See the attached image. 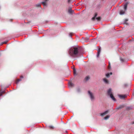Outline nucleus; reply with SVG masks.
Returning <instances> with one entry per match:
<instances>
[{"label":"nucleus","mask_w":134,"mask_h":134,"mask_svg":"<svg viewBox=\"0 0 134 134\" xmlns=\"http://www.w3.org/2000/svg\"><path fill=\"white\" fill-rule=\"evenodd\" d=\"M120 60L122 62H124V59L121 58H120Z\"/></svg>","instance_id":"23"},{"label":"nucleus","mask_w":134,"mask_h":134,"mask_svg":"<svg viewBox=\"0 0 134 134\" xmlns=\"http://www.w3.org/2000/svg\"><path fill=\"white\" fill-rule=\"evenodd\" d=\"M79 47L73 46L70 48L68 51V53L70 56L75 58L77 57L79 55Z\"/></svg>","instance_id":"1"},{"label":"nucleus","mask_w":134,"mask_h":134,"mask_svg":"<svg viewBox=\"0 0 134 134\" xmlns=\"http://www.w3.org/2000/svg\"><path fill=\"white\" fill-rule=\"evenodd\" d=\"M77 91L78 92H79L80 91V89L79 88H78L77 89Z\"/></svg>","instance_id":"30"},{"label":"nucleus","mask_w":134,"mask_h":134,"mask_svg":"<svg viewBox=\"0 0 134 134\" xmlns=\"http://www.w3.org/2000/svg\"><path fill=\"white\" fill-rule=\"evenodd\" d=\"M21 81V80L20 79H18L17 80V81L16 82V84H18V83L19 82V81Z\"/></svg>","instance_id":"20"},{"label":"nucleus","mask_w":134,"mask_h":134,"mask_svg":"<svg viewBox=\"0 0 134 134\" xmlns=\"http://www.w3.org/2000/svg\"><path fill=\"white\" fill-rule=\"evenodd\" d=\"M88 92L90 99L92 101L94 99V97L93 93L89 91H88Z\"/></svg>","instance_id":"4"},{"label":"nucleus","mask_w":134,"mask_h":134,"mask_svg":"<svg viewBox=\"0 0 134 134\" xmlns=\"http://www.w3.org/2000/svg\"><path fill=\"white\" fill-rule=\"evenodd\" d=\"M124 107V106L122 105L120 106L119 107H117L116 108L117 109H120L123 108Z\"/></svg>","instance_id":"13"},{"label":"nucleus","mask_w":134,"mask_h":134,"mask_svg":"<svg viewBox=\"0 0 134 134\" xmlns=\"http://www.w3.org/2000/svg\"><path fill=\"white\" fill-rule=\"evenodd\" d=\"M97 15V13H95L94 14V16L91 19L93 21H95V19H96L97 21H100V20L101 18V17L100 16L96 18V16Z\"/></svg>","instance_id":"3"},{"label":"nucleus","mask_w":134,"mask_h":134,"mask_svg":"<svg viewBox=\"0 0 134 134\" xmlns=\"http://www.w3.org/2000/svg\"><path fill=\"white\" fill-rule=\"evenodd\" d=\"M21 78H23V76H21L20 77Z\"/></svg>","instance_id":"34"},{"label":"nucleus","mask_w":134,"mask_h":134,"mask_svg":"<svg viewBox=\"0 0 134 134\" xmlns=\"http://www.w3.org/2000/svg\"><path fill=\"white\" fill-rule=\"evenodd\" d=\"M68 85L69 87H72L74 86V84L71 82H69L68 83Z\"/></svg>","instance_id":"11"},{"label":"nucleus","mask_w":134,"mask_h":134,"mask_svg":"<svg viewBox=\"0 0 134 134\" xmlns=\"http://www.w3.org/2000/svg\"><path fill=\"white\" fill-rule=\"evenodd\" d=\"M74 12V11L72 10L71 9V8H70L68 9V12L70 14H72V13L73 12Z\"/></svg>","instance_id":"6"},{"label":"nucleus","mask_w":134,"mask_h":134,"mask_svg":"<svg viewBox=\"0 0 134 134\" xmlns=\"http://www.w3.org/2000/svg\"><path fill=\"white\" fill-rule=\"evenodd\" d=\"M74 73V74H76V70L75 68L73 69Z\"/></svg>","instance_id":"21"},{"label":"nucleus","mask_w":134,"mask_h":134,"mask_svg":"<svg viewBox=\"0 0 134 134\" xmlns=\"http://www.w3.org/2000/svg\"><path fill=\"white\" fill-rule=\"evenodd\" d=\"M71 0H68V3H69L70 2V1Z\"/></svg>","instance_id":"32"},{"label":"nucleus","mask_w":134,"mask_h":134,"mask_svg":"<svg viewBox=\"0 0 134 134\" xmlns=\"http://www.w3.org/2000/svg\"><path fill=\"white\" fill-rule=\"evenodd\" d=\"M106 76L107 77H110V75L109 73H107L106 74Z\"/></svg>","instance_id":"22"},{"label":"nucleus","mask_w":134,"mask_h":134,"mask_svg":"<svg viewBox=\"0 0 134 134\" xmlns=\"http://www.w3.org/2000/svg\"><path fill=\"white\" fill-rule=\"evenodd\" d=\"M109 75H111L112 74V72H110V73H109Z\"/></svg>","instance_id":"33"},{"label":"nucleus","mask_w":134,"mask_h":134,"mask_svg":"<svg viewBox=\"0 0 134 134\" xmlns=\"http://www.w3.org/2000/svg\"><path fill=\"white\" fill-rule=\"evenodd\" d=\"M128 21V20L127 19H125V20L124 21V23L125 24H126L127 25H128V23H127L126 22Z\"/></svg>","instance_id":"15"},{"label":"nucleus","mask_w":134,"mask_h":134,"mask_svg":"<svg viewBox=\"0 0 134 134\" xmlns=\"http://www.w3.org/2000/svg\"><path fill=\"white\" fill-rule=\"evenodd\" d=\"M109 66L108 67V69H110V68H111V66H110V63L109 62Z\"/></svg>","instance_id":"26"},{"label":"nucleus","mask_w":134,"mask_h":134,"mask_svg":"<svg viewBox=\"0 0 134 134\" xmlns=\"http://www.w3.org/2000/svg\"><path fill=\"white\" fill-rule=\"evenodd\" d=\"M104 82L106 84L109 83V81L106 78H104L103 79Z\"/></svg>","instance_id":"10"},{"label":"nucleus","mask_w":134,"mask_h":134,"mask_svg":"<svg viewBox=\"0 0 134 134\" xmlns=\"http://www.w3.org/2000/svg\"><path fill=\"white\" fill-rule=\"evenodd\" d=\"M7 43V42L4 41L2 42L3 44H6Z\"/></svg>","instance_id":"31"},{"label":"nucleus","mask_w":134,"mask_h":134,"mask_svg":"<svg viewBox=\"0 0 134 134\" xmlns=\"http://www.w3.org/2000/svg\"><path fill=\"white\" fill-rule=\"evenodd\" d=\"M90 79V77L88 76L86 77L85 78V79L86 81H87L88 80Z\"/></svg>","instance_id":"19"},{"label":"nucleus","mask_w":134,"mask_h":134,"mask_svg":"<svg viewBox=\"0 0 134 134\" xmlns=\"http://www.w3.org/2000/svg\"><path fill=\"white\" fill-rule=\"evenodd\" d=\"M110 117V116L108 115H107L104 118V119L105 120H107Z\"/></svg>","instance_id":"16"},{"label":"nucleus","mask_w":134,"mask_h":134,"mask_svg":"<svg viewBox=\"0 0 134 134\" xmlns=\"http://www.w3.org/2000/svg\"><path fill=\"white\" fill-rule=\"evenodd\" d=\"M125 11L123 10H121L120 12V15H122L124 14L125 13Z\"/></svg>","instance_id":"12"},{"label":"nucleus","mask_w":134,"mask_h":134,"mask_svg":"<svg viewBox=\"0 0 134 134\" xmlns=\"http://www.w3.org/2000/svg\"><path fill=\"white\" fill-rule=\"evenodd\" d=\"M69 36L71 37L72 36V33H71L69 34Z\"/></svg>","instance_id":"29"},{"label":"nucleus","mask_w":134,"mask_h":134,"mask_svg":"<svg viewBox=\"0 0 134 134\" xmlns=\"http://www.w3.org/2000/svg\"><path fill=\"white\" fill-rule=\"evenodd\" d=\"M89 38H85V40L87 42Z\"/></svg>","instance_id":"27"},{"label":"nucleus","mask_w":134,"mask_h":134,"mask_svg":"<svg viewBox=\"0 0 134 134\" xmlns=\"http://www.w3.org/2000/svg\"><path fill=\"white\" fill-rule=\"evenodd\" d=\"M131 108H132L130 107H127L126 109L127 110H130V109H131Z\"/></svg>","instance_id":"24"},{"label":"nucleus","mask_w":134,"mask_h":134,"mask_svg":"<svg viewBox=\"0 0 134 134\" xmlns=\"http://www.w3.org/2000/svg\"><path fill=\"white\" fill-rule=\"evenodd\" d=\"M107 94L108 95L110 96V97L114 101L116 100L115 98L113 96L112 93L111 89L110 88L107 91Z\"/></svg>","instance_id":"2"},{"label":"nucleus","mask_w":134,"mask_h":134,"mask_svg":"<svg viewBox=\"0 0 134 134\" xmlns=\"http://www.w3.org/2000/svg\"><path fill=\"white\" fill-rule=\"evenodd\" d=\"M128 4V2H127L125 3V5H124V9L125 10H127V4Z\"/></svg>","instance_id":"7"},{"label":"nucleus","mask_w":134,"mask_h":134,"mask_svg":"<svg viewBox=\"0 0 134 134\" xmlns=\"http://www.w3.org/2000/svg\"><path fill=\"white\" fill-rule=\"evenodd\" d=\"M36 6L37 7H40L41 5L40 4H36Z\"/></svg>","instance_id":"25"},{"label":"nucleus","mask_w":134,"mask_h":134,"mask_svg":"<svg viewBox=\"0 0 134 134\" xmlns=\"http://www.w3.org/2000/svg\"><path fill=\"white\" fill-rule=\"evenodd\" d=\"M108 110L104 112V113H102L101 114V116H104V115H105L108 113Z\"/></svg>","instance_id":"8"},{"label":"nucleus","mask_w":134,"mask_h":134,"mask_svg":"<svg viewBox=\"0 0 134 134\" xmlns=\"http://www.w3.org/2000/svg\"><path fill=\"white\" fill-rule=\"evenodd\" d=\"M101 51V48L100 47H99L98 50L97 51V57H98Z\"/></svg>","instance_id":"5"},{"label":"nucleus","mask_w":134,"mask_h":134,"mask_svg":"<svg viewBox=\"0 0 134 134\" xmlns=\"http://www.w3.org/2000/svg\"><path fill=\"white\" fill-rule=\"evenodd\" d=\"M128 86V85L127 83H125L124 84V86L125 87H126Z\"/></svg>","instance_id":"28"},{"label":"nucleus","mask_w":134,"mask_h":134,"mask_svg":"<svg viewBox=\"0 0 134 134\" xmlns=\"http://www.w3.org/2000/svg\"><path fill=\"white\" fill-rule=\"evenodd\" d=\"M132 124H134V122H133L132 123Z\"/></svg>","instance_id":"35"},{"label":"nucleus","mask_w":134,"mask_h":134,"mask_svg":"<svg viewBox=\"0 0 134 134\" xmlns=\"http://www.w3.org/2000/svg\"><path fill=\"white\" fill-rule=\"evenodd\" d=\"M128 21V20L127 19H125V20L124 21V23L125 24H126L127 25H128V23H127L126 22Z\"/></svg>","instance_id":"14"},{"label":"nucleus","mask_w":134,"mask_h":134,"mask_svg":"<svg viewBox=\"0 0 134 134\" xmlns=\"http://www.w3.org/2000/svg\"><path fill=\"white\" fill-rule=\"evenodd\" d=\"M126 96L125 95H119V97L121 99H124L126 97Z\"/></svg>","instance_id":"9"},{"label":"nucleus","mask_w":134,"mask_h":134,"mask_svg":"<svg viewBox=\"0 0 134 134\" xmlns=\"http://www.w3.org/2000/svg\"><path fill=\"white\" fill-rule=\"evenodd\" d=\"M4 91H0V96H2L3 95V94L4 93Z\"/></svg>","instance_id":"17"},{"label":"nucleus","mask_w":134,"mask_h":134,"mask_svg":"<svg viewBox=\"0 0 134 134\" xmlns=\"http://www.w3.org/2000/svg\"><path fill=\"white\" fill-rule=\"evenodd\" d=\"M48 127L51 129H54V127L53 126L51 125L48 126Z\"/></svg>","instance_id":"18"}]
</instances>
